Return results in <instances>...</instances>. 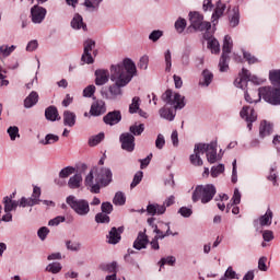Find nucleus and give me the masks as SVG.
I'll return each mask as SVG.
<instances>
[{
	"label": "nucleus",
	"instance_id": "obj_1",
	"mask_svg": "<svg viewBox=\"0 0 280 280\" xmlns=\"http://www.w3.org/2000/svg\"><path fill=\"white\" fill-rule=\"evenodd\" d=\"M137 73V66L130 59H125L121 63L110 67V80L115 84L109 85L108 92L102 91L106 100H117L121 96V86H126Z\"/></svg>",
	"mask_w": 280,
	"mask_h": 280
},
{
	"label": "nucleus",
	"instance_id": "obj_2",
	"mask_svg": "<svg viewBox=\"0 0 280 280\" xmlns=\"http://www.w3.org/2000/svg\"><path fill=\"white\" fill-rule=\"evenodd\" d=\"M84 183L90 187L91 194H100L102 187H108L109 183H113V171L106 167H93Z\"/></svg>",
	"mask_w": 280,
	"mask_h": 280
},
{
	"label": "nucleus",
	"instance_id": "obj_3",
	"mask_svg": "<svg viewBox=\"0 0 280 280\" xmlns=\"http://www.w3.org/2000/svg\"><path fill=\"white\" fill-rule=\"evenodd\" d=\"M162 100L163 102H165L166 104L173 107L161 108L160 116L163 119H167L168 121H174V117H176V114H174V110H177V108H185V96L178 93L174 94L172 90H166L165 93L162 94Z\"/></svg>",
	"mask_w": 280,
	"mask_h": 280
},
{
	"label": "nucleus",
	"instance_id": "obj_4",
	"mask_svg": "<svg viewBox=\"0 0 280 280\" xmlns=\"http://www.w3.org/2000/svg\"><path fill=\"white\" fill-rule=\"evenodd\" d=\"M195 154L190 155V163L191 165H195L196 167H201L202 165V159H200V154L207 153V161L208 163H215L218 161V143L217 142H210L207 143H199L195 145L194 150Z\"/></svg>",
	"mask_w": 280,
	"mask_h": 280
},
{
	"label": "nucleus",
	"instance_id": "obj_5",
	"mask_svg": "<svg viewBox=\"0 0 280 280\" xmlns=\"http://www.w3.org/2000/svg\"><path fill=\"white\" fill-rule=\"evenodd\" d=\"M215 194L217 190L213 184L198 185L192 192L191 200L192 202H198V200H201L202 205H207L213 200Z\"/></svg>",
	"mask_w": 280,
	"mask_h": 280
},
{
	"label": "nucleus",
	"instance_id": "obj_6",
	"mask_svg": "<svg viewBox=\"0 0 280 280\" xmlns=\"http://www.w3.org/2000/svg\"><path fill=\"white\" fill-rule=\"evenodd\" d=\"M190 25L187 28V32H205V30H211V22L205 21V15L200 12L194 11L189 13Z\"/></svg>",
	"mask_w": 280,
	"mask_h": 280
},
{
	"label": "nucleus",
	"instance_id": "obj_7",
	"mask_svg": "<svg viewBox=\"0 0 280 280\" xmlns=\"http://www.w3.org/2000/svg\"><path fill=\"white\" fill-rule=\"evenodd\" d=\"M66 202L78 215H89V212L91 211V207L86 199H78L75 196L70 195L67 197Z\"/></svg>",
	"mask_w": 280,
	"mask_h": 280
},
{
	"label": "nucleus",
	"instance_id": "obj_8",
	"mask_svg": "<svg viewBox=\"0 0 280 280\" xmlns=\"http://www.w3.org/2000/svg\"><path fill=\"white\" fill-rule=\"evenodd\" d=\"M259 97H262L268 104L272 106L280 105V88L264 86L258 89Z\"/></svg>",
	"mask_w": 280,
	"mask_h": 280
},
{
	"label": "nucleus",
	"instance_id": "obj_9",
	"mask_svg": "<svg viewBox=\"0 0 280 280\" xmlns=\"http://www.w3.org/2000/svg\"><path fill=\"white\" fill-rule=\"evenodd\" d=\"M160 226L162 230L154 225V233H156V235L150 242L152 250H159V248H161L159 245V240H165V237H170V235H178V232L173 233L172 230H170V223H161ZM165 229L166 232L164 233L163 231H165Z\"/></svg>",
	"mask_w": 280,
	"mask_h": 280
},
{
	"label": "nucleus",
	"instance_id": "obj_10",
	"mask_svg": "<svg viewBox=\"0 0 280 280\" xmlns=\"http://www.w3.org/2000/svg\"><path fill=\"white\" fill-rule=\"evenodd\" d=\"M233 49V39L231 36L225 35L223 40L222 56L219 61L220 71L223 73L229 70V54H231Z\"/></svg>",
	"mask_w": 280,
	"mask_h": 280
},
{
	"label": "nucleus",
	"instance_id": "obj_11",
	"mask_svg": "<svg viewBox=\"0 0 280 280\" xmlns=\"http://www.w3.org/2000/svg\"><path fill=\"white\" fill-rule=\"evenodd\" d=\"M40 187L34 186L32 197L20 199V207H35V205H40Z\"/></svg>",
	"mask_w": 280,
	"mask_h": 280
},
{
	"label": "nucleus",
	"instance_id": "obj_12",
	"mask_svg": "<svg viewBox=\"0 0 280 280\" xmlns=\"http://www.w3.org/2000/svg\"><path fill=\"white\" fill-rule=\"evenodd\" d=\"M83 46H84V49H83V55L81 57V61L85 62V65H93L94 60H93V56L91 55V52L93 51V49L95 47V40L88 39L84 42Z\"/></svg>",
	"mask_w": 280,
	"mask_h": 280
},
{
	"label": "nucleus",
	"instance_id": "obj_13",
	"mask_svg": "<svg viewBox=\"0 0 280 280\" xmlns=\"http://www.w3.org/2000/svg\"><path fill=\"white\" fill-rule=\"evenodd\" d=\"M121 148L126 150V152H135V136L129 132H125L119 137Z\"/></svg>",
	"mask_w": 280,
	"mask_h": 280
},
{
	"label": "nucleus",
	"instance_id": "obj_14",
	"mask_svg": "<svg viewBox=\"0 0 280 280\" xmlns=\"http://www.w3.org/2000/svg\"><path fill=\"white\" fill-rule=\"evenodd\" d=\"M250 80H252V82H254L255 84H259V81H257V78L253 77V78L250 79V72H249L247 69L243 68V69H242V73H241V78H240V79H236V80L234 81V84H236V86H237L238 89H244V84H248V81H250Z\"/></svg>",
	"mask_w": 280,
	"mask_h": 280
},
{
	"label": "nucleus",
	"instance_id": "obj_15",
	"mask_svg": "<svg viewBox=\"0 0 280 280\" xmlns=\"http://www.w3.org/2000/svg\"><path fill=\"white\" fill-rule=\"evenodd\" d=\"M47 15V10L39 5H34L31 9V16L33 23H43L45 21V16Z\"/></svg>",
	"mask_w": 280,
	"mask_h": 280
},
{
	"label": "nucleus",
	"instance_id": "obj_16",
	"mask_svg": "<svg viewBox=\"0 0 280 280\" xmlns=\"http://www.w3.org/2000/svg\"><path fill=\"white\" fill-rule=\"evenodd\" d=\"M103 121L107 126H117V124H119V121H121V112L120 110L108 112L103 117Z\"/></svg>",
	"mask_w": 280,
	"mask_h": 280
},
{
	"label": "nucleus",
	"instance_id": "obj_17",
	"mask_svg": "<svg viewBox=\"0 0 280 280\" xmlns=\"http://www.w3.org/2000/svg\"><path fill=\"white\" fill-rule=\"evenodd\" d=\"M104 113H106V103L104 101L97 100L92 103L90 109L92 117H100V115H104Z\"/></svg>",
	"mask_w": 280,
	"mask_h": 280
},
{
	"label": "nucleus",
	"instance_id": "obj_18",
	"mask_svg": "<svg viewBox=\"0 0 280 280\" xmlns=\"http://www.w3.org/2000/svg\"><path fill=\"white\" fill-rule=\"evenodd\" d=\"M148 244H150V240L148 238V234H145V230L139 232L133 242V248H136V250H142V248H148Z\"/></svg>",
	"mask_w": 280,
	"mask_h": 280
},
{
	"label": "nucleus",
	"instance_id": "obj_19",
	"mask_svg": "<svg viewBox=\"0 0 280 280\" xmlns=\"http://www.w3.org/2000/svg\"><path fill=\"white\" fill-rule=\"evenodd\" d=\"M121 233H124V226L112 228L108 235H107V242L108 244H119L121 242Z\"/></svg>",
	"mask_w": 280,
	"mask_h": 280
},
{
	"label": "nucleus",
	"instance_id": "obj_20",
	"mask_svg": "<svg viewBox=\"0 0 280 280\" xmlns=\"http://www.w3.org/2000/svg\"><path fill=\"white\" fill-rule=\"evenodd\" d=\"M95 84L96 86H104L110 80V72L108 70L98 69L95 71Z\"/></svg>",
	"mask_w": 280,
	"mask_h": 280
},
{
	"label": "nucleus",
	"instance_id": "obj_21",
	"mask_svg": "<svg viewBox=\"0 0 280 280\" xmlns=\"http://www.w3.org/2000/svg\"><path fill=\"white\" fill-rule=\"evenodd\" d=\"M240 116L242 119H245V121H250V124L257 121V112H255L253 108L250 109L248 106H244L242 108Z\"/></svg>",
	"mask_w": 280,
	"mask_h": 280
},
{
	"label": "nucleus",
	"instance_id": "obj_22",
	"mask_svg": "<svg viewBox=\"0 0 280 280\" xmlns=\"http://www.w3.org/2000/svg\"><path fill=\"white\" fill-rule=\"evenodd\" d=\"M166 208L165 205L161 206L159 203H149L147 207V212L149 213V215H163V213H165Z\"/></svg>",
	"mask_w": 280,
	"mask_h": 280
},
{
	"label": "nucleus",
	"instance_id": "obj_23",
	"mask_svg": "<svg viewBox=\"0 0 280 280\" xmlns=\"http://www.w3.org/2000/svg\"><path fill=\"white\" fill-rule=\"evenodd\" d=\"M45 117L48 121H60V114L56 106H49L45 110Z\"/></svg>",
	"mask_w": 280,
	"mask_h": 280
},
{
	"label": "nucleus",
	"instance_id": "obj_24",
	"mask_svg": "<svg viewBox=\"0 0 280 280\" xmlns=\"http://www.w3.org/2000/svg\"><path fill=\"white\" fill-rule=\"evenodd\" d=\"M71 27L73 30H83V32H86V24L84 23V20L82 19V15L77 13L74 18L71 21Z\"/></svg>",
	"mask_w": 280,
	"mask_h": 280
},
{
	"label": "nucleus",
	"instance_id": "obj_25",
	"mask_svg": "<svg viewBox=\"0 0 280 280\" xmlns=\"http://www.w3.org/2000/svg\"><path fill=\"white\" fill-rule=\"evenodd\" d=\"M225 10H226V4L222 3V1H218L214 12L212 14V23H215L218 19L222 18Z\"/></svg>",
	"mask_w": 280,
	"mask_h": 280
},
{
	"label": "nucleus",
	"instance_id": "obj_26",
	"mask_svg": "<svg viewBox=\"0 0 280 280\" xmlns=\"http://www.w3.org/2000/svg\"><path fill=\"white\" fill-rule=\"evenodd\" d=\"M38 104V93L31 92L30 95L24 100V108H32Z\"/></svg>",
	"mask_w": 280,
	"mask_h": 280
},
{
	"label": "nucleus",
	"instance_id": "obj_27",
	"mask_svg": "<svg viewBox=\"0 0 280 280\" xmlns=\"http://www.w3.org/2000/svg\"><path fill=\"white\" fill-rule=\"evenodd\" d=\"M63 124L65 126L73 128V126H75V113L70 110L63 112Z\"/></svg>",
	"mask_w": 280,
	"mask_h": 280
},
{
	"label": "nucleus",
	"instance_id": "obj_28",
	"mask_svg": "<svg viewBox=\"0 0 280 280\" xmlns=\"http://www.w3.org/2000/svg\"><path fill=\"white\" fill-rule=\"evenodd\" d=\"M272 210L268 208L266 213L259 218L260 226H270V224H272Z\"/></svg>",
	"mask_w": 280,
	"mask_h": 280
},
{
	"label": "nucleus",
	"instance_id": "obj_29",
	"mask_svg": "<svg viewBox=\"0 0 280 280\" xmlns=\"http://www.w3.org/2000/svg\"><path fill=\"white\" fill-rule=\"evenodd\" d=\"M82 185V175L75 174L74 176L70 177L68 182V187L70 189H80V186Z\"/></svg>",
	"mask_w": 280,
	"mask_h": 280
},
{
	"label": "nucleus",
	"instance_id": "obj_30",
	"mask_svg": "<svg viewBox=\"0 0 280 280\" xmlns=\"http://www.w3.org/2000/svg\"><path fill=\"white\" fill-rule=\"evenodd\" d=\"M213 82V73L209 70H203L202 71V79L199 81V84L201 86H209Z\"/></svg>",
	"mask_w": 280,
	"mask_h": 280
},
{
	"label": "nucleus",
	"instance_id": "obj_31",
	"mask_svg": "<svg viewBox=\"0 0 280 280\" xmlns=\"http://www.w3.org/2000/svg\"><path fill=\"white\" fill-rule=\"evenodd\" d=\"M269 135H272V125L268 124L267 121L261 122L259 136L264 139V137H268Z\"/></svg>",
	"mask_w": 280,
	"mask_h": 280
},
{
	"label": "nucleus",
	"instance_id": "obj_32",
	"mask_svg": "<svg viewBox=\"0 0 280 280\" xmlns=\"http://www.w3.org/2000/svg\"><path fill=\"white\" fill-rule=\"evenodd\" d=\"M58 141H60V137L52 133H48L46 135L45 139L40 141V143L43 145H52V143H58Z\"/></svg>",
	"mask_w": 280,
	"mask_h": 280
},
{
	"label": "nucleus",
	"instance_id": "obj_33",
	"mask_svg": "<svg viewBox=\"0 0 280 280\" xmlns=\"http://www.w3.org/2000/svg\"><path fill=\"white\" fill-rule=\"evenodd\" d=\"M269 79L271 80L273 86L280 89V70L270 71Z\"/></svg>",
	"mask_w": 280,
	"mask_h": 280
},
{
	"label": "nucleus",
	"instance_id": "obj_34",
	"mask_svg": "<svg viewBox=\"0 0 280 280\" xmlns=\"http://www.w3.org/2000/svg\"><path fill=\"white\" fill-rule=\"evenodd\" d=\"M208 49H210L212 54H220V42L215 38L210 39L208 42Z\"/></svg>",
	"mask_w": 280,
	"mask_h": 280
},
{
	"label": "nucleus",
	"instance_id": "obj_35",
	"mask_svg": "<svg viewBox=\"0 0 280 280\" xmlns=\"http://www.w3.org/2000/svg\"><path fill=\"white\" fill-rule=\"evenodd\" d=\"M185 27H187V20L179 18L175 22V30H176L177 34H183V32H185Z\"/></svg>",
	"mask_w": 280,
	"mask_h": 280
},
{
	"label": "nucleus",
	"instance_id": "obj_36",
	"mask_svg": "<svg viewBox=\"0 0 280 280\" xmlns=\"http://www.w3.org/2000/svg\"><path fill=\"white\" fill-rule=\"evenodd\" d=\"M95 222H97V224H108L110 222V217L104 212H98L95 215Z\"/></svg>",
	"mask_w": 280,
	"mask_h": 280
},
{
	"label": "nucleus",
	"instance_id": "obj_37",
	"mask_svg": "<svg viewBox=\"0 0 280 280\" xmlns=\"http://www.w3.org/2000/svg\"><path fill=\"white\" fill-rule=\"evenodd\" d=\"M102 141H104V132H101L90 138L89 145H91V148H95V145H97L98 143H102Z\"/></svg>",
	"mask_w": 280,
	"mask_h": 280
},
{
	"label": "nucleus",
	"instance_id": "obj_38",
	"mask_svg": "<svg viewBox=\"0 0 280 280\" xmlns=\"http://www.w3.org/2000/svg\"><path fill=\"white\" fill-rule=\"evenodd\" d=\"M131 135H135L136 137H139L142 135L143 130H145V126L143 124L140 125H132L129 128Z\"/></svg>",
	"mask_w": 280,
	"mask_h": 280
},
{
	"label": "nucleus",
	"instance_id": "obj_39",
	"mask_svg": "<svg viewBox=\"0 0 280 280\" xmlns=\"http://www.w3.org/2000/svg\"><path fill=\"white\" fill-rule=\"evenodd\" d=\"M46 270L52 272V275H58L62 270V265L60 262H51L46 267Z\"/></svg>",
	"mask_w": 280,
	"mask_h": 280
},
{
	"label": "nucleus",
	"instance_id": "obj_40",
	"mask_svg": "<svg viewBox=\"0 0 280 280\" xmlns=\"http://www.w3.org/2000/svg\"><path fill=\"white\" fill-rule=\"evenodd\" d=\"M139 102H141V98L139 96H135L132 98V103L129 105V113L133 115V113H137L139 110Z\"/></svg>",
	"mask_w": 280,
	"mask_h": 280
},
{
	"label": "nucleus",
	"instance_id": "obj_41",
	"mask_svg": "<svg viewBox=\"0 0 280 280\" xmlns=\"http://www.w3.org/2000/svg\"><path fill=\"white\" fill-rule=\"evenodd\" d=\"M223 172H224V164L212 166L211 176L212 178H218V176H220V174H223Z\"/></svg>",
	"mask_w": 280,
	"mask_h": 280
},
{
	"label": "nucleus",
	"instance_id": "obj_42",
	"mask_svg": "<svg viewBox=\"0 0 280 280\" xmlns=\"http://www.w3.org/2000/svg\"><path fill=\"white\" fill-rule=\"evenodd\" d=\"M3 205H4V213L14 211V208L12 206V196L10 197L5 196L3 198Z\"/></svg>",
	"mask_w": 280,
	"mask_h": 280
},
{
	"label": "nucleus",
	"instance_id": "obj_43",
	"mask_svg": "<svg viewBox=\"0 0 280 280\" xmlns=\"http://www.w3.org/2000/svg\"><path fill=\"white\" fill-rule=\"evenodd\" d=\"M231 27H237L240 25V10H234L233 15L230 18Z\"/></svg>",
	"mask_w": 280,
	"mask_h": 280
},
{
	"label": "nucleus",
	"instance_id": "obj_44",
	"mask_svg": "<svg viewBox=\"0 0 280 280\" xmlns=\"http://www.w3.org/2000/svg\"><path fill=\"white\" fill-rule=\"evenodd\" d=\"M73 172H75V168L73 166L65 167L60 171L59 177L60 178H69V176H71V174H73Z\"/></svg>",
	"mask_w": 280,
	"mask_h": 280
},
{
	"label": "nucleus",
	"instance_id": "obj_45",
	"mask_svg": "<svg viewBox=\"0 0 280 280\" xmlns=\"http://www.w3.org/2000/svg\"><path fill=\"white\" fill-rule=\"evenodd\" d=\"M141 180H143V172L139 171L133 176L132 183L130 185L131 189H135V187L141 183Z\"/></svg>",
	"mask_w": 280,
	"mask_h": 280
},
{
	"label": "nucleus",
	"instance_id": "obj_46",
	"mask_svg": "<svg viewBox=\"0 0 280 280\" xmlns=\"http://www.w3.org/2000/svg\"><path fill=\"white\" fill-rule=\"evenodd\" d=\"M114 205H126V196L124 195V192H116L114 200H113Z\"/></svg>",
	"mask_w": 280,
	"mask_h": 280
},
{
	"label": "nucleus",
	"instance_id": "obj_47",
	"mask_svg": "<svg viewBox=\"0 0 280 280\" xmlns=\"http://www.w3.org/2000/svg\"><path fill=\"white\" fill-rule=\"evenodd\" d=\"M159 264L160 268H163L165 264H167L168 266H174V264H176V258L174 256H168L166 258H162Z\"/></svg>",
	"mask_w": 280,
	"mask_h": 280
},
{
	"label": "nucleus",
	"instance_id": "obj_48",
	"mask_svg": "<svg viewBox=\"0 0 280 280\" xmlns=\"http://www.w3.org/2000/svg\"><path fill=\"white\" fill-rule=\"evenodd\" d=\"M15 49H16V46H11L10 47V46L3 45V46L0 47V54H2V56H4V57H8Z\"/></svg>",
	"mask_w": 280,
	"mask_h": 280
},
{
	"label": "nucleus",
	"instance_id": "obj_49",
	"mask_svg": "<svg viewBox=\"0 0 280 280\" xmlns=\"http://www.w3.org/2000/svg\"><path fill=\"white\" fill-rule=\"evenodd\" d=\"M8 135L11 139V141H15L16 137H19V127L13 126L8 128Z\"/></svg>",
	"mask_w": 280,
	"mask_h": 280
},
{
	"label": "nucleus",
	"instance_id": "obj_50",
	"mask_svg": "<svg viewBox=\"0 0 280 280\" xmlns=\"http://www.w3.org/2000/svg\"><path fill=\"white\" fill-rule=\"evenodd\" d=\"M37 235L39 237V240H42L43 242H45V240H47V235H49V229L47 226H43L37 231Z\"/></svg>",
	"mask_w": 280,
	"mask_h": 280
},
{
	"label": "nucleus",
	"instance_id": "obj_51",
	"mask_svg": "<svg viewBox=\"0 0 280 280\" xmlns=\"http://www.w3.org/2000/svg\"><path fill=\"white\" fill-rule=\"evenodd\" d=\"M102 213L110 214L113 213V203L112 202H103L101 206Z\"/></svg>",
	"mask_w": 280,
	"mask_h": 280
},
{
	"label": "nucleus",
	"instance_id": "obj_52",
	"mask_svg": "<svg viewBox=\"0 0 280 280\" xmlns=\"http://www.w3.org/2000/svg\"><path fill=\"white\" fill-rule=\"evenodd\" d=\"M66 246H67L68 250H74V252H78V250H80V248H82V244L73 243L71 241L66 242Z\"/></svg>",
	"mask_w": 280,
	"mask_h": 280
},
{
	"label": "nucleus",
	"instance_id": "obj_53",
	"mask_svg": "<svg viewBox=\"0 0 280 280\" xmlns=\"http://www.w3.org/2000/svg\"><path fill=\"white\" fill-rule=\"evenodd\" d=\"M224 277L226 279H240V277H237V272H235V270H233V267H228Z\"/></svg>",
	"mask_w": 280,
	"mask_h": 280
},
{
	"label": "nucleus",
	"instance_id": "obj_54",
	"mask_svg": "<svg viewBox=\"0 0 280 280\" xmlns=\"http://www.w3.org/2000/svg\"><path fill=\"white\" fill-rule=\"evenodd\" d=\"M243 57L246 59L248 65H255L256 62H258L257 58L248 51H244Z\"/></svg>",
	"mask_w": 280,
	"mask_h": 280
},
{
	"label": "nucleus",
	"instance_id": "obj_55",
	"mask_svg": "<svg viewBox=\"0 0 280 280\" xmlns=\"http://www.w3.org/2000/svg\"><path fill=\"white\" fill-rule=\"evenodd\" d=\"M178 213H180V215H183V218H191V214L194 213V211L191 210V208L182 207L178 210Z\"/></svg>",
	"mask_w": 280,
	"mask_h": 280
},
{
	"label": "nucleus",
	"instance_id": "obj_56",
	"mask_svg": "<svg viewBox=\"0 0 280 280\" xmlns=\"http://www.w3.org/2000/svg\"><path fill=\"white\" fill-rule=\"evenodd\" d=\"M165 145V137H163V135H158V138L155 140V148H158V150H163V147Z\"/></svg>",
	"mask_w": 280,
	"mask_h": 280
},
{
	"label": "nucleus",
	"instance_id": "obj_57",
	"mask_svg": "<svg viewBox=\"0 0 280 280\" xmlns=\"http://www.w3.org/2000/svg\"><path fill=\"white\" fill-rule=\"evenodd\" d=\"M95 94V85H89L83 90L84 97H93Z\"/></svg>",
	"mask_w": 280,
	"mask_h": 280
},
{
	"label": "nucleus",
	"instance_id": "obj_58",
	"mask_svg": "<svg viewBox=\"0 0 280 280\" xmlns=\"http://www.w3.org/2000/svg\"><path fill=\"white\" fill-rule=\"evenodd\" d=\"M266 261H268L267 257H260L258 260V268L262 272H266L268 270V266H266Z\"/></svg>",
	"mask_w": 280,
	"mask_h": 280
},
{
	"label": "nucleus",
	"instance_id": "obj_59",
	"mask_svg": "<svg viewBox=\"0 0 280 280\" xmlns=\"http://www.w3.org/2000/svg\"><path fill=\"white\" fill-rule=\"evenodd\" d=\"M161 36H163V32L162 31H153L149 35V39L152 40L153 43H156V40H159V38H161Z\"/></svg>",
	"mask_w": 280,
	"mask_h": 280
},
{
	"label": "nucleus",
	"instance_id": "obj_60",
	"mask_svg": "<svg viewBox=\"0 0 280 280\" xmlns=\"http://www.w3.org/2000/svg\"><path fill=\"white\" fill-rule=\"evenodd\" d=\"M233 205H240L242 202V194H240V189H234V195L232 197Z\"/></svg>",
	"mask_w": 280,
	"mask_h": 280
},
{
	"label": "nucleus",
	"instance_id": "obj_61",
	"mask_svg": "<svg viewBox=\"0 0 280 280\" xmlns=\"http://www.w3.org/2000/svg\"><path fill=\"white\" fill-rule=\"evenodd\" d=\"M148 62H150V59L148 56L141 57L138 63L139 69H148Z\"/></svg>",
	"mask_w": 280,
	"mask_h": 280
},
{
	"label": "nucleus",
	"instance_id": "obj_62",
	"mask_svg": "<svg viewBox=\"0 0 280 280\" xmlns=\"http://www.w3.org/2000/svg\"><path fill=\"white\" fill-rule=\"evenodd\" d=\"M262 238L265 242H272V240H275V234L272 233V231L266 230L262 233Z\"/></svg>",
	"mask_w": 280,
	"mask_h": 280
},
{
	"label": "nucleus",
	"instance_id": "obj_63",
	"mask_svg": "<svg viewBox=\"0 0 280 280\" xmlns=\"http://www.w3.org/2000/svg\"><path fill=\"white\" fill-rule=\"evenodd\" d=\"M61 222H65V217H56L48 222L49 226H58Z\"/></svg>",
	"mask_w": 280,
	"mask_h": 280
},
{
	"label": "nucleus",
	"instance_id": "obj_64",
	"mask_svg": "<svg viewBox=\"0 0 280 280\" xmlns=\"http://www.w3.org/2000/svg\"><path fill=\"white\" fill-rule=\"evenodd\" d=\"M268 180H271V183H273V186L277 187V185H279V183H277V173H275V168L270 170V174L267 177Z\"/></svg>",
	"mask_w": 280,
	"mask_h": 280
}]
</instances>
